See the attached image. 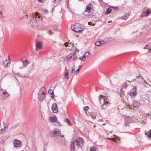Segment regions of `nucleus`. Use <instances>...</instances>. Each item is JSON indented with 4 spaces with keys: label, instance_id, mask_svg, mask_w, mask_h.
<instances>
[{
    "label": "nucleus",
    "instance_id": "obj_1",
    "mask_svg": "<svg viewBox=\"0 0 151 151\" xmlns=\"http://www.w3.org/2000/svg\"><path fill=\"white\" fill-rule=\"evenodd\" d=\"M71 28L74 32L80 33L83 30L84 27L79 23H76L71 26Z\"/></svg>",
    "mask_w": 151,
    "mask_h": 151
},
{
    "label": "nucleus",
    "instance_id": "obj_2",
    "mask_svg": "<svg viewBox=\"0 0 151 151\" xmlns=\"http://www.w3.org/2000/svg\"><path fill=\"white\" fill-rule=\"evenodd\" d=\"M37 16L38 17V18H40V16H38V13L37 12L35 13H33L32 15H31V17L32 19L30 20V23L31 24V26L33 27H37L38 24L37 21L35 19Z\"/></svg>",
    "mask_w": 151,
    "mask_h": 151
},
{
    "label": "nucleus",
    "instance_id": "obj_3",
    "mask_svg": "<svg viewBox=\"0 0 151 151\" xmlns=\"http://www.w3.org/2000/svg\"><path fill=\"white\" fill-rule=\"evenodd\" d=\"M10 96L9 93L6 92V90L0 88V99L4 100L8 98Z\"/></svg>",
    "mask_w": 151,
    "mask_h": 151
},
{
    "label": "nucleus",
    "instance_id": "obj_4",
    "mask_svg": "<svg viewBox=\"0 0 151 151\" xmlns=\"http://www.w3.org/2000/svg\"><path fill=\"white\" fill-rule=\"evenodd\" d=\"M46 92L45 87L41 88L38 94V99L40 101H42L45 98V93Z\"/></svg>",
    "mask_w": 151,
    "mask_h": 151
},
{
    "label": "nucleus",
    "instance_id": "obj_5",
    "mask_svg": "<svg viewBox=\"0 0 151 151\" xmlns=\"http://www.w3.org/2000/svg\"><path fill=\"white\" fill-rule=\"evenodd\" d=\"M64 45L66 47H68L67 49L68 50L74 51L75 52L78 51L76 47L74 46L73 43H68V42H66L65 43Z\"/></svg>",
    "mask_w": 151,
    "mask_h": 151
},
{
    "label": "nucleus",
    "instance_id": "obj_6",
    "mask_svg": "<svg viewBox=\"0 0 151 151\" xmlns=\"http://www.w3.org/2000/svg\"><path fill=\"white\" fill-rule=\"evenodd\" d=\"M103 104L102 105V109H106L107 107L110 104L109 102V99L106 97H104L103 98Z\"/></svg>",
    "mask_w": 151,
    "mask_h": 151
},
{
    "label": "nucleus",
    "instance_id": "obj_7",
    "mask_svg": "<svg viewBox=\"0 0 151 151\" xmlns=\"http://www.w3.org/2000/svg\"><path fill=\"white\" fill-rule=\"evenodd\" d=\"M75 142L78 147H81L83 145V139L81 137H78Z\"/></svg>",
    "mask_w": 151,
    "mask_h": 151
},
{
    "label": "nucleus",
    "instance_id": "obj_8",
    "mask_svg": "<svg viewBox=\"0 0 151 151\" xmlns=\"http://www.w3.org/2000/svg\"><path fill=\"white\" fill-rule=\"evenodd\" d=\"M134 80L136 82L139 83H147L146 81L145 80L140 76H136V78L133 80L134 81Z\"/></svg>",
    "mask_w": 151,
    "mask_h": 151
},
{
    "label": "nucleus",
    "instance_id": "obj_9",
    "mask_svg": "<svg viewBox=\"0 0 151 151\" xmlns=\"http://www.w3.org/2000/svg\"><path fill=\"white\" fill-rule=\"evenodd\" d=\"M137 89L136 87L134 86L133 88L131 89L129 93V94L131 97L132 98L134 97L137 95Z\"/></svg>",
    "mask_w": 151,
    "mask_h": 151
},
{
    "label": "nucleus",
    "instance_id": "obj_10",
    "mask_svg": "<svg viewBox=\"0 0 151 151\" xmlns=\"http://www.w3.org/2000/svg\"><path fill=\"white\" fill-rule=\"evenodd\" d=\"M76 54H70L68 55L66 57V60L67 61H71L73 60L76 57Z\"/></svg>",
    "mask_w": 151,
    "mask_h": 151
},
{
    "label": "nucleus",
    "instance_id": "obj_11",
    "mask_svg": "<svg viewBox=\"0 0 151 151\" xmlns=\"http://www.w3.org/2000/svg\"><path fill=\"white\" fill-rule=\"evenodd\" d=\"M54 136L56 137H58L61 134V131L60 129H55L53 130Z\"/></svg>",
    "mask_w": 151,
    "mask_h": 151
},
{
    "label": "nucleus",
    "instance_id": "obj_12",
    "mask_svg": "<svg viewBox=\"0 0 151 151\" xmlns=\"http://www.w3.org/2000/svg\"><path fill=\"white\" fill-rule=\"evenodd\" d=\"M93 8V5L91 4L90 3L87 6L85 12H87L88 13H90L91 12V10Z\"/></svg>",
    "mask_w": 151,
    "mask_h": 151
},
{
    "label": "nucleus",
    "instance_id": "obj_13",
    "mask_svg": "<svg viewBox=\"0 0 151 151\" xmlns=\"http://www.w3.org/2000/svg\"><path fill=\"white\" fill-rule=\"evenodd\" d=\"M95 45L97 46H100L102 45L105 44V42L103 40L99 39L95 43Z\"/></svg>",
    "mask_w": 151,
    "mask_h": 151
},
{
    "label": "nucleus",
    "instance_id": "obj_14",
    "mask_svg": "<svg viewBox=\"0 0 151 151\" xmlns=\"http://www.w3.org/2000/svg\"><path fill=\"white\" fill-rule=\"evenodd\" d=\"M52 112L54 113H57L58 111L57 107V105L56 103H54L53 104L52 106Z\"/></svg>",
    "mask_w": 151,
    "mask_h": 151
},
{
    "label": "nucleus",
    "instance_id": "obj_15",
    "mask_svg": "<svg viewBox=\"0 0 151 151\" xmlns=\"http://www.w3.org/2000/svg\"><path fill=\"white\" fill-rule=\"evenodd\" d=\"M140 104L139 102L137 101H133V107L135 109L138 108L140 106Z\"/></svg>",
    "mask_w": 151,
    "mask_h": 151
},
{
    "label": "nucleus",
    "instance_id": "obj_16",
    "mask_svg": "<svg viewBox=\"0 0 151 151\" xmlns=\"http://www.w3.org/2000/svg\"><path fill=\"white\" fill-rule=\"evenodd\" d=\"M42 43L41 42H37L36 44V50H39L42 49Z\"/></svg>",
    "mask_w": 151,
    "mask_h": 151
},
{
    "label": "nucleus",
    "instance_id": "obj_17",
    "mask_svg": "<svg viewBox=\"0 0 151 151\" xmlns=\"http://www.w3.org/2000/svg\"><path fill=\"white\" fill-rule=\"evenodd\" d=\"M130 13L129 12L125 13L124 15L121 17V19L124 20L127 19L130 16Z\"/></svg>",
    "mask_w": 151,
    "mask_h": 151
},
{
    "label": "nucleus",
    "instance_id": "obj_18",
    "mask_svg": "<svg viewBox=\"0 0 151 151\" xmlns=\"http://www.w3.org/2000/svg\"><path fill=\"white\" fill-rule=\"evenodd\" d=\"M21 142L17 139L15 140L14 143V146L15 147H19L20 146Z\"/></svg>",
    "mask_w": 151,
    "mask_h": 151
},
{
    "label": "nucleus",
    "instance_id": "obj_19",
    "mask_svg": "<svg viewBox=\"0 0 151 151\" xmlns=\"http://www.w3.org/2000/svg\"><path fill=\"white\" fill-rule=\"evenodd\" d=\"M68 69H67V67H66L65 68V71H64L65 74L64 76L65 79H68L69 78L68 73H69Z\"/></svg>",
    "mask_w": 151,
    "mask_h": 151
},
{
    "label": "nucleus",
    "instance_id": "obj_20",
    "mask_svg": "<svg viewBox=\"0 0 151 151\" xmlns=\"http://www.w3.org/2000/svg\"><path fill=\"white\" fill-rule=\"evenodd\" d=\"M151 12V10L150 11L149 9L146 10L145 12H143V14L142 16H148Z\"/></svg>",
    "mask_w": 151,
    "mask_h": 151
},
{
    "label": "nucleus",
    "instance_id": "obj_21",
    "mask_svg": "<svg viewBox=\"0 0 151 151\" xmlns=\"http://www.w3.org/2000/svg\"><path fill=\"white\" fill-rule=\"evenodd\" d=\"M76 144L75 141L71 142V147L72 151H74L75 149V145Z\"/></svg>",
    "mask_w": 151,
    "mask_h": 151
},
{
    "label": "nucleus",
    "instance_id": "obj_22",
    "mask_svg": "<svg viewBox=\"0 0 151 151\" xmlns=\"http://www.w3.org/2000/svg\"><path fill=\"white\" fill-rule=\"evenodd\" d=\"M22 61L23 63V66L25 67H26L29 63L27 59H26L24 60H23Z\"/></svg>",
    "mask_w": 151,
    "mask_h": 151
},
{
    "label": "nucleus",
    "instance_id": "obj_23",
    "mask_svg": "<svg viewBox=\"0 0 151 151\" xmlns=\"http://www.w3.org/2000/svg\"><path fill=\"white\" fill-rule=\"evenodd\" d=\"M50 119L51 122H55L57 120V119L55 116H51L50 118Z\"/></svg>",
    "mask_w": 151,
    "mask_h": 151
},
{
    "label": "nucleus",
    "instance_id": "obj_24",
    "mask_svg": "<svg viewBox=\"0 0 151 151\" xmlns=\"http://www.w3.org/2000/svg\"><path fill=\"white\" fill-rule=\"evenodd\" d=\"M64 121L66 122L67 123L68 125L70 126H72V124H71V122L70 120V119H68V118H66L65 119H64Z\"/></svg>",
    "mask_w": 151,
    "mask_h": 151
},
{
    "label": "nucleus",
    "instance_id": "obj_25",
    "mask_svg": "<svg viewBox=\"0 0 151 151\" xmlns=\"http://www.w3.org/2000/svg\"><path fill=\"white\" fill-rule=\"evenodd\" d=\"M87 59L88 58H87V57L85 56L84 55H83L82 57L79 58V60L81 61H84Z\"/></svg>",
    "mask_w": 151,
    "mask_h": 151
},
{
    "label": "nucleus",
    "instance_id": "obj_26",
    "mask_svg": "<svg viewBox=\"0 0 151 151\" xmlns=\"http://www.w3.org/2000/svg\"><path fill=\"white\" fill-rule=\"evenodd\" d=\"M9 63V61H8L7 59L5 60L3 62V63L4 66L5 67H6L8 66Z\"/></svg>",
    "mask_w": 151,
    "mask_h": 151
},
{
    "label": "nucleus",
    "instance_id": "obj_27",
    "mask_svg": "<svg viewBox=\"0 0 151 151\" xmlns=\"http://www.w3.org/2000/svg\"><path fill=\"white\" fill-rule=\"evenodd\" d=\"M48 92L51 95V97L52 98L54 97V95L52 90L50 89L49 90Z\"/></svg>",
    "mask_w": 151,
    "mask_h": 151
},
{
    "label": "nucleus",
    "instance_id": "obj_28",
    "mask_svg": "<svg viewBox=\"0 0 151 151\" xmlns=\"http://www.w3.org/2000/svg\"><path fill=\"white\" fill-rule=\"evenodd\" d=\"M112 9L110 8H108L107 9L105 13V14H108L111 13Z\"/></svg>",
    "mask_w": 151,
    "mask_h": 151
},
{
    "label": "nucleus",
    "instance_id": "obj_29",
    "mask_svg": "<svg viewBox=\"0 0 151 151\" xmlns=\"http://www.w3.org/2000/svg\"><path fill=\"white\" fill-rule=\"evenodd\" d=\"M89 109V107L88 106H86L83 108V110L84 111H85V113L86 114H87L88 110Z\"/></svg>",
    "mask_w": 151,
    "mask_h": 151
},
{
    "label": "nucleus",
    "instance_id": "obj_30",
    "mask_svg": "<svg viewBox=\"0 0 151 151\" xmlns=\"http://www.w3.org/2000/svg\"><path fill=\"white\" fill-rule=\"evenodd\" d=\"M122 89L123 88H122L120 91V96L121 97L123 96L124 95V91L122 90Z\"/></svg>",
    "mask_w": 151,
    "mask_h": 151
},
{
    "label": "nucleus",
    "instance_id": "obj_31",
    "mask_svg": "<svg viewBox=\"0 0 151 151\" xmlns=\"http://www.w3.org/2000/svg\"><path fill=\"white\" fill-rule=\"evenodd\" d=\"M84 55L87 57V58H88L90 56V53L88 52H86Z\"/></svg>",
    "mask_w": 151,
    "mask_h": 151
},
{
    "label": "nucleus",
    "instance_id": "obj_32",
    "mask_svg": "<svg viewBox=\"0 0 151 151\" xmlns=\"http://www.w3.org/2000/svg\"><path fill=\"white\" fill-rule=\"evenodd\" d=\"M90 151H96V150L94 147H90Z\"/></svg>",
    "mask_w": 151,
    "mask_h": 151
},
{
    "label": "nucleus",
    "instance_id": "obj_33",
    "mask_svg": "<svg viewBox=\"0 0 151 151\" xmlns=\"http://www.w3.org/2000/svg\"><path fill=\"white\" fill-rule=\"evenodd\" d=\"M17 75H18L19 76L22 78H26L27 76L26 75L23 76L22 74H20L19 73H18Z\"/></svg>",
    "mask_w": 151,
    "mask_h": 151
},
{
    "label": "nucleus",
    "instance_id": "obj_34",
    "mask_svg": "<svg viewBox=\"0 0 151 151\" xmlns=\"http://www.w3.org/2000/svg\"><path fill=\"white\" fill-rule=\"evenodd\" d=\"M115 137H113L111 138V140L113 141H115L117 140V137H116V135H114Z\"/></svg>",
    "mask_w": 151,
    "mask_h": 151
},
{
    "label": "nucleus",
    "instance_id": "obj_35",
    "mask_svg": "<svg viewBox=\"0 0 151 151\" xmlns=\"http://www.w3.org/2000/svg\"><path fill=\"white\" fill-rule=\"evenodd\" d=\"M127 83H124L123 84V87L124 88H126L127 87Z\"/></svg>",
    "mask_w": 151,
    "mask_h": 151
},
{
    "label": "nucleus",
    "instance_id": "obj_36",
    "mask_svg": "<svg viewBox=\"0 0 151 151\" xmlns=\"http://www.w3.org/2000/svg\"><path fill=\"white\" fill-rule=\"evenodd\" d=\"M148 137L149 138H151V129L150 131L148 132Z\"/></svg>",
    "mask_w": 151,
    "mask_h": 151
},
{
    "label": "nucleus",
    "instance_id": "obj_37",
    "mask_svg": "<svg viewBox=\"0 0 151 151\" xmlns=\"http://www.w3.org/2000/svg\"><path fill=\"white\" fill-rule=\"evenodd\" d=\"M38 1L40 3H42L44 2L45 1V0H38Z\"/></svg>",
    "mask_w": 151,
    "mask_h": 151
},
{
    "label": "nucleus",
    "instance_id": "obj_38",
    "mask_svg": "<svg viewBox=\"0 0 151 151\" xmlns=\"http://www.w3.org/2000/svg\"><path fill=\"white\" fill-rule=\"evenodd\" d=\"M112 8L116 10H117L118 9V7H112Z\"/></svg>",
    "mask_w": 151,
    "mask_h": 151
},
{
    "label": "nucleus",
    "instance_id": "obj_39",
    "mask_svg": "<svg viewBox=\"0 0 151 151\" xmlns=\"http://www.w3.org/2000/svg\"><path fill=\"white\" fill-rule=\"evenodd\" d=\"M91 116L93 119H95L96 118V116L94 115H91Z\"/></svg>",
    "mask_w": 151,
    "mask_h": 151
},
{
    "label": "nucleus",
    "instance_id": "obj_40",
    "mask_svg": "<svg viewBox=\"0 0 151 151\" xmlns=\"http://www.w3.org/2000/svg\"><path fill=\"white\" fill-rule=\"evenodd\" d=\"M148 114V116L150 117V118L151 119V112L148 114Z\"/></svg>",
    "mask_w": 151,
    "mask_h": 151
},
{
    "label": "nucleus",
    "instance_id": "obj_41",
    "mask_svg": "<svg viewBox=\"0 0 151 151\" xmlns=\"http://www.w3.org/2000/svg\"><path fill=\"white\" fill-rule=\"evenodd\" d=\"M144 49H147L148 50H150L151 48H150L147 47V45L144 48Z\"/></svg>",
    "mask_w": 151,
    "mask_h": 151
},
{
    "label": "nucleus",
    "instance_id": "obj_42",
    "mask_svg": "<svg viewBox=\"0 0 151 151\" xmlns=\"http://www.w3.org/2000/svg\"><path fill=\"white\" fill-rule=\"evenodd\" d=\"M74 72V69H72L71 70V72H70V74L71 75H72Z\"/></svg>",
    "mask_w": 151,
    "mask_h": 151
},
{
    "label": "nucleus",
    "instance_id": "obj_43",
    "mask_svg": "<svg viewBox=\"0 0 151 151\" xmlns=\"http://www.w3.org/2000/svg\"><path fill=\"white\" fill-rule=\"evenodd\" d=\"M61 0H54L53 2L55 3H57Z\"/></svg>",
    "mask_w": 151,
    "mask_h": 151
},
{
    "label": "nucleus",
    "instance_id": "obj_44",
    "mask_svg": "<svg viewBox=\"0 0 151 151\" xmlns=\"http://www.w3.org/2000/svg\"><path fill=\"white\" fill-rule=\"evenodd\" d=\"M53 29L55 31H59L58 29L56 27H54L53 28Z\"/></svg>",
    "mask_w": 151,
    "mask_h": 151
},
{
    "label": "nucleus",
    "instance_id": "obj_45",
    "mask_svg": "<svg viewBox=\"0 0 151 151\" xmlns=\"http://www.w3.org/2000/svg\"><path fill=\"white\" fill-rule=\"evenodd\" d=\"M0 131H1V133H2L4 132V129L2 128L0 129Z\"/></svg>",
    "mask_w": 151,
    "mask_h": 151
},
{
    "label": "nucleus",
    "instance_id": "obj_46",
    "mask_svg": "<svg viewBox=\"0 0 151 151\" xmlns=\"http://www.w3.org/2000/svg\"><path fill=\"white\" fill-rule=\"evenodd\" d=\"M80 69H77L76 71V73H79L80 71Z\"/></svg>",
    "mask_w": 151,
    "mask_h": 151
},
{
    "label": "nucleus",
    "instance_id": "obj_47",
    "mask_svg": "<svg viewBox=\"0 0 151 151\" xmlns=\"http://www.w3.org/2000/svg\"><path fill=\"white\" fill-rule=\"evenodd\" d=\"M88 24L89 25H91L92 24V23L91 22H90L88 23Z\"/></svg>",
    "mask_w": 151,
    "mask_h": 151
},
{
    "label": "nucleus",
    "instance_id": "obj_48",
    "mask_svg": "<svg viewBox=\"0 0 151 151\" xmlns=\"http://www.w3.org/2000/svg\"><path fill=\"white\" fill-rule=\"evenodd\" d=\"M82 67V65H80L78 66V69H80Z\"/></svg>",
    "mask_w": 151,
    "mask_h": 151
},
{
    "label": "nucleus",
    "instance_id": "obj_49",
    "mask_svg": "<svg viewBox=\"0 0 151 151\" xmlns=\"http://www.w3.org/2000/svg\"><path fill=\"white\" fill-rule=\"evenodd\" d=\"M3 124L4 125V128H6L5 124L4 122H3Z\"/></svg>",
    "mask_w": 151,
    "mask_h": 151
},
{
    "label": "nucleus",
    "instance_id": "obj_50",
    "mask_svg": "<svg viewBox=\"0 0 151 151\" xmlns=\"http://www.w3.org/2000/svg\"><path fill=\"white\" fill-rule=\"evenodd\" d=\"M145 134L146 135H148V133H147V132L146 133H145Z\"/></svg>",
    "mask_w": 151,
    "mask_h": 151
},
{
    "label": "nucleus",
    "instance_id": "obj_51",
    "mask_svg": "<svg viewBox=\"0 0 151 151\" xmlns=\"http://www.w3.org/2000/svg\"><path fill=\"white\" fill-rule=\"evenodd\" d=\"M8 59H9V61H10V57L9 55H8Z\"/></svg>",
    "mask_w": 151,
    "mask_h": 151
},
{
    "label": "nucleus",
    "instance_id": "obj_52",
    "mask_svg": "<svg viewBox=\"0 0 151 151\" xmlns=\"http://www.w3.org/2000/svg\"><path fill=\"white\" fill-rule=\"evenodd\" d=\"M61 137H63L64 136L63 135H61Z\"/></svg>",
    "mask_w": 151,
    "mask_h": 151
},
{
    "label": "nucleus",
    "instance_id": "obj_53",
    "mask_svg": "<svg viewBox=\"0 0 151 151\" xmlns=\"http://www.w3.org/2000/svg\"><path fill=\"white\" fill-rule=\"evenodd\" d=\"M45 12H48V11H47V10H45Z\"/></svg>",
    "mask_w": 151,
    "mask_h": 151
},
{
    "label": "nucleus",
    "instance_id": "obj_54",
    "mask_svg": "<svg viewBox=\"0 0 151 151\" xmlns=\"http://www.w3.org/2000/svg\"><path fill=\"white\" fill-rule=\"evenodd\" d=\"M20 69H22V67H20Z\"/></svg>",
    "mask_w": 151,
    "mask_h": 151
},
{
    "label": "nucleus",
    "instance_id": "obj_55",
    "mask_svg": "<svg viewBox=\"0 0 151 151\" xmlns=\"http://www.w3.org/2000/svg\"><path fill=\"white\" fill-rule=\"evenodd\" d=\"M94 25H95V24H93L92 25H93V26H94Z\"/></svg>",
    "mask_w": 151,
    "mask_h": 151
},
{
    "label": "nucleus",
    "instance_id": "obj_56",
    "mask_svg": "<svg viewBox=\"0 0 151 151\" xmlns=\"http://www.w3.org/2000/svg\"><path fill=\"white\" fill-rule=\"evenodd\" d=\"M102 119H100V121H102Z\"/></svg>",
    "mask_w": 151,
    "mask_h": 151
},
{
    "label": "nucleus",
    "instance_id": "obj_57",
    "mask_svg": "<svg viewBox=\"0 0 151 151\" xmlns=\"http://www.w3.org/2000/svg\"><path fill=\"white\" fill-rule=\"evenodd\" d=\"M97 91V89H96V91Z\"/></svg>",
    "mask_w": 151,
    "mask_h": 151
},
{
    "label": "nucleus",
    "instance_id": "obj_58",
    "mask_svg": "<svg viewBox=\"0 0 151 151\" xmlns=\"http://www.w3.org/2000/svg\"><path fill=\"white\" fill-rule=\"evenodd\" d=\"M105 124H104L103 125H105Z\"/></svg>",
    "mask_w": 151,
    "mask_h": 151
},
{
    "label": "nucleus",
    "instance_id": "obj_59",
    "mask_svg": "<svg viewBox=\"0 0 151 151\" xmlns=\"http://www.w3.org/2000/svg\"><path fill=\"white\" fill-rule=\"evenodd\" d=\"M99 101L100 102V103H101L100 101Z\"/></svg>",
    "mask_w": 151,
    "mask_h": 151
},
{
    "label": "nucleus",
    "instance_id": "obj_60",
    "mask_svg": "<svg viewBox=\"0 0 151 151\" xmlns=\"http://www.w3.org/2000/svg\"><path fill=\"white\" fill-rule=\"evenodd\" d=\"M94 127H95V126L94 125Z\"/></svg>",
    "mask_w": 151,
    "mask_h": 151
},
{
    "label": "nucleus",
    "instance_id": "obj_61",
    "mask_svg": "<svg viewBox=\"0 0 151 151\" xmlns=\"http://www.w3.org/2000/svg\"><path fill=\"white\" fill-rule=\"evenodd\" d=\"M150 93V94H151V93Z\"/></svg>",
    "mask_w": 151,
    "mask_h": 151
}]
</instances>
